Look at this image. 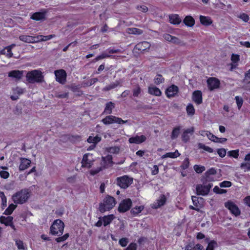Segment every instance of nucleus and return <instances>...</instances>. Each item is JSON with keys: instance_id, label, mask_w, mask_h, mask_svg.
I'll list each match as a JSON object with an SVG mask.
<instances>
[{"instance_id": "9b49d317", "label": "nucleus", "mask_w": 250, "mask_h": 250, "mask_svg": "<svg viewBox=\"0 0 250 250\" xmlns=\"http://www.w3.org/2000/svg\"><path fill=\"white\" fill-rule=\"evenodd\" d=\"M26 78H43V76L41 70L35 69L28 72Z\"/></svg>"}, {"instance_id": "c03bdc74", "label": "nucleus", "mask_w": 250, "mask_h": 250, "mask_svg": "<svg viewBox=\"0 0 250 250\" xmlns=\"http://www.w3.org/2000/svg\"><path fill=\"white\" fill-rule=\"evenodd\" d=\"M217 246V243L214 241H211L208 243V247L206 250H213Z\"/></svg>"}, {"instance_id": "a19ab883", "label": "nucleus", "mask_w": 250, "mask_h": 250, "mask_svg": "<svg viewBox=\"0 0 250 250\" xmlns=\"http://www.w3.org/2000/svg\"><path fill=\"white\" fill-rule=\"evenodd\" d=\"M240 167L244 172L250 171V162L242 163L241 164Z\"/></svg>"}, {"instance_id": "37998d69", "label": "nucleus", "mask_w": 250, "mask_h": 250, "mask_svg": "<svg viewBox=\"0 0 250 250\" xmlns=\"http://www.w3.org/2000/svg\"><path fill=\"white\" fill-rule=\"evenodd\" d=\"M235 99L236 100L237 107L238 109H240L241 108L242 104H243V100L242 97L238 96H236L235 97Z\"/></svg>"}, {"instance_id": "7ed1b4c3", "label": "nucleus", "mask_w": 250, "mask_h": 250, "mask_svg": "<svg viewBox=\"0 0 250 250\" xmlns=\"http://www.w3.org/2000/svg\"><path fill=\"white\" fill-rule=\"evenodd\" d=\"M64 225L62 221L60 219L55 220L50 227V233L52 235L61 236L62 235Z\"/></svg>"}, {"instance_id": "c9c22d12", "label": "nucleus", "mask_w": 250, "mask_h": 250, "mask_svg": "<svg viewBox=\"0 0 250 250\" xmlns=\"http://www.w3.org/2000/svg\"><path fill=\"white\" fill-rule=\"evenodd\" d=\"M180 127L177 126L174 128L171 133V138L172 139H176L178 137L180 133Z\"/></svg>"}, {"instance_id": "c756f323", "label": "nucleus", "mask_w": 250, "mask_h": 250, "mask_svg": "<svg viewBox=\"0 0 250 250\" xmlns=\"http://www.w3.org/2000/svg\"><path fill=\"white\" fill-rule=\"evenodd\" d=\"M127 32L129 34L141 35L143 34V31L139 28L131 27L127 28Z\"/></svg>"}, {"instance_id": "4be33fe9", "label": "nucleus", "mask_w": 250, "mask_h": 250, "mask_svg": "<svg viewBox=\"0 0 250 250\" xmlns=\"http://www.w3.org/2000/svg\"><path fill=\"white\" fill-rule=\"evenodd\" d=\"M166 202V197L164 195H162L157 200V202L152 206V208H158L163 206Z\"/></svg>"}, {"instance_id": "39448f33", "label": "nucleus", "mask_w": 250, "mask_h": 250, "mask_svg": "<svg viewBox=\"0 0 250 250\" xmlns=\"http://www.w3.org/2000/svg\"><path fill=\"white\" fill-rule=\"evenodd\" d=\"M203 183V185L199 184L196 186V190L197 195L202 196L208 195L213 186L212 183L205 184V182Z\"/></svg>"}, {"instance_id": "dca6fc26", "label": "nucleus", "mask_w": 250, "mask_h": 250, "mask_svg": "<svg viewBox=\"0 0 250 250\" xmlns=\"http://www.w3.org/2000/svg\"><path fill=\"white\" fill-rule=\"evenodd\" d=\"M146 140V137L144 135L136 136L129 139L128 142L131 144H141Z\"/></svg>"}, {"instance_id": "aec40b11", "label": "nucleus", "mask_w": 250, "mask_h": 250, "mask_svg": "<svg viewBox=\"0 0 250 250\" xmlns=\"http://www.w3.org/2000/svg\"><path fill=\"white\" fill-rule=\"evenodd\" d=\"M19 39L21 41L28 43H34L37 42L36 40V39H37L36 37L29 35H21L19 37Z\"/></svg>"}, {"instance_id": "ddd939ff", "label": "nucleus", "mask_w": 250, "mask_h": 250, "mask_svg": "<svg viewBox=\"0 0 250 250\" xmlns=\"http://www.w3.org/2000/svg\"><path fill=\"white\" fill-rule=\"evenodd\" d=\"M194 131V128L193 127L186 129L182 135V141L185 143L188 142L190 139V136L193 134Z\"/></svg>"}, {"instance_id": "3c124183", "label": "nucleus", "mask_w": 250, "mask_h": 250, "mask_svg": "<svg viewBox=\"0 0 250 250\" xmlns=\"http://www.w3.org/2000/svg\"><path fill=\"white\" fill-rule=\"evenodd\" d=\"M106 51L109 54L119 53H121V50L120 49H114L111 47L108 48Z\"/></svg>"}, {"instance_id": "bf43d9fd", "label": "nucleus", "mask_w": 250, "mask_h": 250, "mask_svg": "<svg viewBox=\"0 0 250 250\" xmlns=\"http://www.w3.org/2000/svg\"><path fill=\"white\" fill-rule=\"evenodd\" d=\"M217 172L216 169L214 168H211L209 169L208 171L206 172L205 173V175H214L216 174Z\"/></svg>"}, {"instance_id": "bb28decb", "label": "nucleus", "mask_w": 250, "mask_h": 250, "mask_svg": "<svg viewBox=\"0 0 250 250\" xmlns=\"http://www.w3.org/2000/svg\"><path fill=\"white\" fill-rule=\"evenodd\" d=\"M13 217L12 216H1L0 218V222L2 224H5L6 226H12Z\"/></svg>"}, {"instance_id": "603ef678", "label": "nucleus", "mask_w": 250, "mask_h": 250, "mask_svg": "<svg viewBox=\"0 0 250 250\" xmlns=\"http://www.w3.org/2000/svg\"><path fill=\"white\" fill-rule=\"evenodd\" d=\"M219 186L221 188H229L231 187V183L228 181H224L219 184Z\"/></svg>"}, {"instance_id": "4d7b16f0", "label": "nucleus", "mask_w": 250, "mask_h": 250, "mask_svg": "<svg viewBox=\"0 0 250 250\" xmlns=\"http://www.w3.org/2000/svg\"><path fill=\"white\" fill-rule=\"evenodd\" d=\"M218 154L221 157H224L226 154V150L225 148H219L217 150Z\"/></svg>"}, {"instance_id": "393cba45", "label": "nucleus", "mask_w": 250, "mask_h": 250, "mask_svg": "<svg viewBox=\"0 0 250 250\" xmlns=\"http://www.w3.org/2000/svg\"><path fill=\"white\" fill-rule=\"evenodd\" d=\"M199 18L201 23L204 26H209L212 23V21L210 17L201 15Z\"/></svg>"}, {"instance_id": "e2e57ef3", "label": "nucleus", "mask_w": 250, "mask_h": 250, "mask_svg": "<svg viewBox=\"0 0 250 250\" xmlns=\"http://www.w3.org/2000/svg\"><path fill=\"white\" fill-rule=\"evenodd\" d=\"M66 86L67 87L71 89L73 91H77L80 87V85H76L75 84H72Z\"/></svg>"}, {"instance_id": "6e6d98bb", "label": "nucleus", "mask_w": 250, "mask_h": 250, "mask_svg": "<svg viewBox=\"0 0 250 250\" xmlns=\"http://www.w3.org/2000/svg\"><path fill=\"white\" fill-rule=\"evenodd\" d=\"M16 245H17L18 249L19 250H24V246L23 243L20 240H16Z\"/></svg>"}, {"instance_id": "a18cd8bd", "label": "nucleus", "mask_w": 250, "mask_h": 250, "mask_svg": "<svg viewBox=\"0 0 250 250\" xmlns=\"http://www.w3.org/2000/svg\"><path fill=\"white\" fill-rule=\"evenodd\" d=\"M194 169L197 173H201L205 170L206 168L204 166L196 165L194 166Z\"/></svg>"}, {"instance_id": "423d86ee", "label": "nucleus", "mask_w": 250, "mask_h": 250, "mask_svg": "<svg viewBox=\"0 0 250 250\" xmlns=\"http://www.w3.org/2000/svg\"><path fill=\"white\" fill-rule=\"evenodd\" d=\"M133 179L127 175L117 178V184L121 188H126L132 183Z\"/></svg>"}, {"instance_id": "5fc2aeb1", "label": "nucleus", "mask_w": 250, "mask_h": 250, "mask_svg": "<svg viewBox=\"0 0 250 250\" xmlns=\"http://www.w3.org/2000/svg\"><path fill=\"white\" fill-rule=\"evenodd\" d=\"M119 151L120 148L118 146H113L108 148V151L111 153H118Z\"/></svg>"}, {"instance_id": "a211bd4d", "label": "nucleus", "mask_w": 250, "mask_h": 250, "mask_svg": "<svg viewBox=\"0 0 250 250\" xmlns=\"http://www.w3.org/2000/svg\"><path fill=\"white\" fill-rule=\"evenodd\" d=\"M21 163L19 166V169L21 171L27 169L31 164V161L25 158H20Z\"/></svg>"}, {"instance_id": "09e8293b", "label": "nucleus", "mask_w": 250, "mask_h": 250, "mask_svg": "<svg viewBox=\"0 0 250 250\" xmlns=\"http://www.w3.org/2000/svg\"><path fill=\"white\" fill-rule=\"evenodd\" d=\"M230 59L232 63H237L240 60V56L238 54H232Z\"/></svg>"}, {"instance_id": "6ab92c4d", "label": "nucleus", "mask_w": 250, "mask_h": 250, "mask_svg": "<svg viewBox=\"0 0 250 250\" xmlns=\"http://www.w3.org/2000/svg\"><path fill=\"white\" fill-rule=\"evenodd\" d=\"M25 71L23 70H14L8 73V77L11 78H22Z\"/></svg>"}, {"instance_id": "f8f14e48", "label": "nucleus", "mask_w": 250, "mask_h": 250, "mask_svg": "<svg viewBox=\"0 0 250 250\" xmlns=\"http://www.w3.org/2000/svg\"><path fill=\"white\" fill-rule=\"evenodd\" d=\"M178 87L175 85H172L169 86L166 91V94L168 98H171L175 96L178 92Z\"/></svg>"}, {"instance_id": "de8ad7c7", "label": "nucleus", "mask_w": 250, "mask_h": 250, "mask_svg": "<svg viewBox=\"0 0 250 250\" xmlns=\"http://www.w3.org/2000/svg\"><path fill=\"white\" fill-rule=\"evenodd\" d=\"M228 155L230 157H232L235 158H237L239 156V150L236 149V150L229 151L228 152Z\"/></svg>"}, {"instance_id": "cd10ccee", "label": "nucleus", "mask_w": 250, "mask_h": 250, "mask_svg": "<svg viewBox=\"0 0 250 250\" xmlns=\"http://www.w3.org/2000/svg\"><path fill=\"white\" fill-rule=\"evenodd\" d=\"M148 92L151 95L159 96L161 95L162 92L161 90L154 86H149L148 88Z\"/></svg>"}, {"instance_id": "0eeeda50", "label": "nucleus", "mask_w": 250, "mask_h": 250, "mask_svg": "<svg viewBox=\"0 0 250 250\" xmlns=\"http://www.w3.org/2000/svg\"><path fill=\"white\" fill-rule=\"evenodd\" d=\"M225 207L228 208L231 214L235 216L240 215L241 211L238 207L232 201L229 200L224 204Z\"/></svg>"}, {"instance_id": "473e14b6", "label": "nucleus", "mask_w": 250, "mask_h": 250, "mask_svg": "<svg viewBox=\"0 0 250 250\" xmlns=\"http://www.w3.org/2000/svg\"><path fill=\"white\" fill-rule=\"evenodd\" d=\"M55 35H49L47 36H43V35H40L36 37L37 39H38V41H41V42H44L47 41L48 40H50V39H52L53 38L55 37Z\"/></svg>"}, {"instance_id": "0e129e2a", "label": "nucleus", "mask_w": 250, "mask_h": 250, "mask_svg": "<svg viewBox=\"0 0 250 250\" xmlns=\"http://www.w3.org/2000/svg\"><path fill=\"white\" fill-rule=\"evenodd\" d=\"M239 18L241 19H242L243 21H244L245 22H248L250 20V18H249V16H248V15H247V14H245V13L241 14L240 15Z\"/></svg>"}, {"instance_id": "7c9ffc66", "label": "nucleus", "mask_w": 250, "mask_h": 250, "mask_svg": "<svg viewBox=\"0 0 250 250\" xmlns=\"http://www.w3.org/2000/svg\"><path fill=\"white\" fill-rule=\"evenodd\" d=\"M54 74L56 78H66V73L63 69L55 70Z\"/></svg>"}, {"instance_id": "c85d7f7f", "label": "nucleus", "mask_w": 250, "mask_h": 250, "mask_svg": "<svg viewBox=\"0 0 250 250\" xmlns=\"http://www.w3.org/2000/svg\"><path fill=\"white\" fill-rule=\"evenodd\" d=\"M115 218L114 215L111 214L107 216H104L103 217V222L104 226L110 224L112 221Z\"/></svg>"}, {"instance_id": "49530a36", "label": "nucleus", "mask_w": 250, "mask_h": 250, "mask_svg": "<svg viewBox=\"0 0 250 250\" xmlns=\"http://www.w3.org/2000/svg\"><path fill=\"white\" fill-rule=\"evenodd\" d=\"M213 190L215 193L220 194L226 193L227 192V190L226 189L220 188L218 186H215Z\"/></svg>"}, {"instance_id": "79ce46f5", "label": "nucleus", "mask_w": 250, "mask_h": 250, "mask_svg": "<svg viewBox=\"0 0 250 250\" xmlns=\"http://www.w3.org/2000/svg\"><path fill=\"white\" fill-rule=\"evenodd\" d=\"M187 112L188 115H193L195 113V109L192 104H189L187 106Z\"/></svg>"}, {"instance_id": "b1692460", "label": "nucleus", "mask_w": 250, "mask_h": 250, "mask_svg": "<svg viewBox=\"0 0 250 250\" xmlns=\"http://www.w3.org/2000/svg\"><path fill=\"white\" fill-rule=\"evenodd\" d=\"M184 23L188 27H192L195 24V20L191 16H187L183 20Z\"/></svg>"}, {"instance_id": "72a5a7b5", "label": "nucleus", "mask_w": 250, "mask_h": 250, "mask_svg": "<svg viewBox=\"0 0 250 250\" xmlns=\"http://www.w3.org/2000/svg\"><path fill=\"white\" fill-rule=\"evenodd\" d=\"M180 154L179 153L178 151L176 150L174 152H168L166 154L163 155L162 156V158H165L167 157H169L171 158H176L179 156Z\"/></svg>"}, {"instance_id": "4c0bfd02", "label": "nucleus", "mask_w": 250, "mask_h": 250, "mask_svg": "<svg viewBox=\"0 0 250 250\" xmlns=\"http://www.w3.org/2000/svg\"><path fill=\"white\" fill-rule=\"evenodd\" d=\"M15 46V44H12L9 46L5 47V49H6V56L8 58H10L12 57L13 54L12 52V49Z\"/></svg>"}, {"instance_id": "2eb2a0df", "label": "nucleus", "mask_w": 250, "mask_h": 250, "mask_svg": "<svg viewBox=\"0 0 250 250\" xmlns=\"http://www.w3.org/2000/svg\"><path fill=\"white\" fill-rule=\"evenodd\" d=\"M192 100L198 105L202 103V93L200 90H196L193 92L192 97Z\"/></svg>"}, {"instance_id": "9d476101", "label": "nucleus", "mask_w": 250, "mask_h": 250, "mask_svg": "<svg viewBox=\"0 0 250 250\" xmlns=\"http://www.w3.org/2000/svg\"><path fill=\"white\" fill-rule=\"evenodd\" d=\"M94 159L92 154L90 153L85 154L82 161V167L90 168L92 165Z\"/></svg>"}, {"instance_id": "1a4fd4ad", "label": "nucleus", "mask_w": 250, "mask_h": 250, "mask_svg": "<svg viewBox=\"0 0 250 250\" xmlns=\"http://www.w3.org/2000/svg\"><path fill=\"white\" fill-rule=\"evenodd\" d=\"M132 201L131 199H125L120 203L118 208V211L120 212H125L130 209Z\"/></svg>"}, {"instance_id": "e433bc0d", "label": "nucleus", "mask_w": 250, "mask_h": 250, "mask_svg": "<svg viewBox=\"0 0 250 250\" xmlns=\"http://www.w3.org/2000/svg\"><path fill=\"white\" fill-rule=\"evenodd\" d=\"M17 205H14L13 204H11L8 208L4 211V214L6 215H10L11 214L14 210L16 208Z\"/></svg>"}, {"instance_id": "8fccbe9b", "label": "nucleus", "mask_w": 250, "mask_h": 250, "mask_svg": "<svg viewBox=\"0 0 250 250\" xmlns=\"http://www.w3.org/2000/svg\"><path fill=\"white\" fill-rule=\"evenodd\" d=\"M128 239L127 238H122L119 240V244L123 247H125L128 243Z\"/></svg>"}, {"instance_id": "f3484780", "label": "nucleus", "mask_w": 250, "mask_h": 250, "mask_svg": "<svg viewBox=\"0 0 250 250\" xmlns=\"http://www.w3.org/2000/svg\"><path fill=\"white\" fill-rule=\"evenodd\" d=\"M207 83L208 88L210 90L218 88L220 85L219 79H208Z\"/></svg>"}, {"instance_id": "f03ea898", "label": "nucleus", "mask_w": 250, "mask_h": 250, "mask_svg": "<svg viewBox=\"0 0 250 250\" xmlns=\"http://www.w3.org/2000/svg\"><path fill=\"white\" fill-rule=\"evenodd\" d=\"M30 196V192L27 189H21L12 196V199L15 204H22L26 202Z\"/></svg>"}, {"instance_id": "5701e85b", "label": "nucleus", "mask_w": 250, "mask_h": 250, "mask_svg": "<svg viewBox=\"0 0 250 250\" xmlns=\"http://www.w3.org/2000/svg\"><path fill=\"white\" fill-rule=\"evenodd\" d=\"M169 21L170 23L173 24L177 25L181 22V19L177 14H171L169 16Z\"/></svg>"}, {"instance_id": "680f3d73", "label": "nucleus", "mask_w": 250, "mask_h": 250, "mask_svg": "<svg viewBox=\"0 0 250 250\" xmlns=\"http://www.w3.org/2000/svg\"><path fill=\"white\" fill-rule=\"evenodd\" d=\"M189 162L188 158H186L183 161V164L181 166L183 169H186L189 167Z\"/></svg>"}, {"instance_id": "58836bf2", "label": "nucleus", "mask_w": 250, "mask_h": 250, "mask_svg": "<svg viewBox=\"0 0 250 250\" xmlns=\"http://www.w3.org/2000/svg\"><path fill=\"white\" fill-rule=\"evenodd\" d=\"M192 201L195 207L199 209L201 208L202 204L200 203L199 198L197 197L194 196H192Z\"/></svg>"}, {"instance_id": "864d4df0", "label": "nucleus", "mask_w": 250, "mask_h": 250, "mask_svg": "<svg viewBox=\"0 0 250 250\" xmlns=\"http://www.w3.org/2000/svg\"><path fill=\"white\" fill-rule=\"evenodd\" d=\"M208 138L212 142H218V137L212 134L211 133L208 132Z\"/></svg>"}, {"instance_id": "13d9d810", "label": "nucleus", "mask_w": 250, "mask_h": 250, "mask_svg": "<svg viewBox=\"0 0 250 250\" xmlns=\"http://www.w3.org/2000/svg\"><path fill=\"white\" fill-rule=\"evenodd\" d=\"M27 83H40L43 82V79H26Z\"/></svg>"}, {"instance_id": "f704fd0d", "label": "nucleus", "mask_w": 250, "mask_h": 250, "mask_svg": "<svg viewBox=\"0 0 250 250\" xmlns=\"http://www.w3.org/2000/svg\"><path fill=\"white\" fill-rule=\"evenodd\" d=\"M144 208V206H136L132 208L131 210V212L133 215H136L140 213Z\"/></svg>"}, {"instance_id": "f257e3e1", "label": "nucleus", "mask_w": 250, "mask_h": 250, "mask_svg": "<svg viewBox=\"0 0 250 250\" xmlns=\"http://www.w3.org/2000/svg\"><path fill=\"white\" fill-rule=\"evenodd\" d=\"M116 204V202L115 198L112 196L107 195L104 198L103 202L99 204V210L101 212L104 213L112 209Z\"/></svg>"}, {"instance_id": "412c9836", "label": "nucleus", "mask_w": 250, "mask_h": 250, "mask_svg": "<svg viewBox=\"0 0 250 250\" xmlns=\"http://www.w3.org/2000/svg\"><path fill=\"white\" fill-rule=\"evenodd\" d=\"M24 89L17 87L13 89L14 95L11 96V99L14 101L17 100L19 99V96L22 94L23 93Z\"/></svg>"}, {"instance_id": "6e6552de", "label": "nucleus", "mask_w": 250, "mask_h": 250, "mask_svg": "<svg viewBox=\"0 0 250 250\" xmlns=\"http://www.w3.org/2000/svg\"><path fill=\"white\" fill-rule=\"evenodd\" d=\"M150 44L146 41H144L138 43L134 47V50L137 53L143 52L149 49Z\"/></svg>"}, {"instance_id": "69168bd1", "label": "nucleus", "mask_w": 250, "mask_h": 250, "mask_svg": "<svg viewBox=\"0 0 250 250\" xmlns=\"http://www.w3.org/2000/svg\"><path fill=\"white\" fill-rule=\"evenodd\" d=\"M171 42H172L173 43H174L175 44L180 45V44H181L182 42L177 37H176L175 36H173L172 37V40Z\"/></svg>"}, {"instance_id": "20e7f679", "label": "nucleus", "mask_w": 250, "mask_h": 250, "mask_svg": "<svg viewBox=\"0 0 250 250\" xmlns=\"http://www.w3.org/2000/svg\"><path fill=\"white\" fill-rule=\"evenodd\" d=\"M102 122L105 125H108L114 123L122 125L127 123L128 120L124 121L120 118L113 115H108L103 119Z\"/></svg>"}, {"instance_id": "a878e982", "label": "nucleus", "mask_w": 250, "mask_h": 250, "mask_svg": "<svg viewBox=\"0 0 250 250\" xmlns=\"http://www.w3.org/2000/svg\"><path fill=\"white\" fill-rule=\"evenodd\" d=\"M115 107V104L111 102H108L105 105V107L103 113L106 114H111L112 112V109Z\"/></svg>"}, {"instance_id": "052dcab7", "label": "nucleus", "mask_w": 250, "mask_h": 250, "mask_svg": "<svg viewBox=\"0 0 250 250\" xmlns=\"http://www.w3.org/2000/svg\"><path fill=\"white\" fill-rule=\"evenodd\" d=\"M249 79H244L243 83L245 84L243 85V87L246 90H250V81Z\"/></svg>"}, {"instance_id": "ea45409f", "label": "nucleus", "mask_w": 250, "mask_h": 250, "mask_svg": "<svg viewBox=\"0 0 250 250\" xmlns=\"http://www.w3.org/2000/svg\"><path fill=\"white\" fill-rule=\"evenodd\" d=\"M198 147L201 149H203L205 151H208L209 153H212L213 152V150L212 148L202 143L198 144Z\"/></svg>"}, {"instance_id": "2f4dec72", "label": "nucleus", "mask_w": 250, "mask_h": 250, "mask_svg": "<svg viewBox=\"0 0 250 250\" xmlns=\"http://www.w3.org/2000/svg\"><path fill=\"white\" fill-rule=\"evenodd\" d=\"M101 137L98 135H96L95 137L91 136H89L88 138L87 141L89 143H92V144H95L96 145L98 143L101 141Z\"/></svg>"}, {"instance_id": "4468645a", "label": "nucleus", "mask_w": 250, "mask_h": 250, "mask_svg": "<svg viewBox=\"0 0 250 250\" xmlns=\"http://www.w3.org/2000/svg\"><path fill=\"white\" fill-rule=\"evenodd\" d=\"M46 13L47 11L45 10L42 12H35L31 15V19L36 21L45 20Z\"/></svg>"}, {"instance_id": "338daca9", "label": "nucleus", "mask_w": 250, "mask_h": 250, "mask_svg": "<svg viewBox=\"0 0 250 250\" xmlns=\"http://www.w3.org/2000/svg\"><path fill=\"white\" fill-rule=\"evenodd\" d=\"M137 245L136 243H132L129 245L125 250H136Z\"/></svg>"}, {"instance_id": "774afa93", "label": "nucleus", "mask_w": 250, "mask_h": 250, "mask_svg": "<svg viewBox=\"0 0 250 250\" xmlns=\"http://www.w3.org/2000/svg\"><path fill=\"white\" fill-rule=\"evenodd\" d=\"M0 175L1 178L6 179L9 177V173L6 171L2 170L0 171Z\"/></svg>"}]
</instances>
